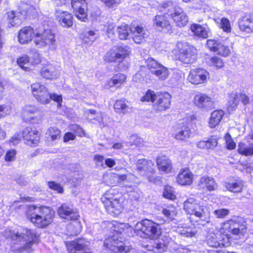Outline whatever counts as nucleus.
Here are the masks:
<instances>
[{
  "mask_svg": "<svg viewBox=\"0 0 253 253\" xmlns=\"http://www.w3.org/2000/svg\"><path fill=\"white\" fill-rule=\"evenodd\" d=\"M49 188L53 190L57 191L59 193L63 192V189L60 184L54 181H49L48 182Z\"/></svg>",
  "mask_w": 253,
  "mask_h": 253,
  "instance_id": "64",
  "label": "nucleus"
},
{
  "mask_svg": "<svg viewBox=\"0 0 253 253\" xmlns=\"http://www.w3.org/2000/svg\"><path fill=\"white\" fill-rule=\"evenodd\" d=\"M73 221V223L68 225L67 230L71 235H77L81 232V227L80 222L77 220Z\"/></svg>",
  "mask_w": 253,
  "mask_h": 253,
  "instance_id": "50",
  "label": "nucleus"
},
{
  "mask_svg": "<svg viewBox=\"0 0 253 253\" xmlns=\"http://www.w3.org/2000/svg\"><path fill=\"white\" fill-rule=\"evenodd\" d=\"M12 112L10 105H0V118L9 115Z\"/></svg>",
  "mask_w": 253,
  "mask_h": 253,
  "instance_id": "61",
  "label": "nucleus"
},
{
  "mask_svg": "<svg viewBox=\"0 0 253 253\" xmlns=\"http://www.w3.org/2000/svg\"><path fill=\"white\" fill-rule=\"evenodd\" d=\"M239 102V94L234 93H231L228 101V111L229 112L233 111L237 107Z\"/></svg>",
  "mask_w": 253,
  "mask_h": 253,
  "instance_id": "51",
  "label": "nucleus"
},
{
  "mask_svg": "<svg viewBox=\"0 0 253 253\" xmlns=\"http://www.w3.org/2000/svg\"><path fill=\"white\" fill-rule=\"evenodd\" d=\"M146 63L150 72L160 79L164 80L168 77L169 72L168 68L157 62L154 59L148 58Z\"/></svg>",
  "mask_w": 253,
  "mask_h": 253,
  "instance_id": "14",
  "label": "nucleus"
},
{
  "mask_svg": "<svg viewBox=\"0 0 253 253\" xmlns=\"http://www.w3.org/2000/svg\"><path fill=\"white\" fill-rule=\"evenodd\" d=\"M162 212L163 214L168 218V220H172L176 215V211L174 208L164 209Z\"/></svg>",
  "mask_w": 253,
  "mask_h": 253,
  "instance_id": "60",
  "label": "nucleus"
},
{
  "mask_svg": "<svg viewBox=\"0 0 253 253\" xmlns=\"http://www.w3.org/2000/svg\"><path fill=\"white\" fill-rule=\"evenodd\" d=\"M70 129L79 136H83L84 135V130L81 127L77 125L73 124L71 125L70 126Z\"/></svg>",
  "mask_w": 253,
  "mask_h": 253,
  "instance_id": "62",
  "label": "nucleus"
},
{
  "mask_svg": "<svg viewBox=\"0 0 253 253\" xmlns=\"http://www.w3.org/2000/svg\"><path fill=\"white\" fill-rule=\"evenodd\" d=\"M217 26L224 32L229 33L231 31L230 21L226 18H216L214 19Z\"/></svg>",
  "mask_w": 253,
  "mask_h": 253,
  "instance_id": "46",
  "label": "nucleus"
},
{
  "mask_svg": "<svg viewBox=\"0 0 253 253\" xmlns=\"http://www.w3.org/2000/svg\"><path fill=\"white\" fill-rule=\"evenodd\" d=\"M22 136L25 143L32 147L36 146L40 141L38 131L30 127H26L23 130Z\"/></svg>",
  "mask_w": 253,
  "mask_h": 253,
  "instance_id": "22",
  "label": "nucleus"
},
{
  "mask_svg": "<svg viewBox=\"0 0 253 253\" xmlns=\"http://www.w3.org/2000/svg\"><path fill=\"white\" fill-rule=\"evenodd\" d=\"M136 169L141 175L147 176L149 181H155L154 177L151 175L155 172L154 164L151 161L138 160L136 164Z\"/></svg>",
  "mask_w": 253,
  "mask_h": 253,
  "instance_id": "16",
  "label": "nucleus"
},
{
  "mask_svg": "<svg viewBox=\"0 0 253 253\" xmlns=\"http://www.w3.org/2000/svg\"><path fill=\"white\" fill-rule=\"evenodd\" d=\"M230 213V211L227 209H218L213 212V214L217 218H224Z\"/></svg>",
  "mask_w": 253,
  "mask_h": 253,
  "instance_id": "57",
  "label": "nucleus"
},
{
  "mask_svg": "<svg viewBox=\"0 0 253 253\" xmlns=\"http://www.w3.org/2000/svg\"><path fill=\"white\" fill-rule=\"evenodd\" d=\"M56 20L64 28H70L73 24V17L71 13L66 11L56 10L55 13Z\"/></svg>",
  "mask_w": 253,
  "mask_h": 253,
  "instance_id": "23",
  "label": "nucleus"
},
{
  "mask_svg": "<svg viewBox=\"0 0 253 253\" xmlns=\"http://www.w3.org/2000/svg\"><path fill=\"white\" fill-rule=\"evenodd\" d=\"M130 29V27L126 24L124 23L119 26L117 28L119 38L122 40H126L129 35Z\"/></svg>",
  "mask_w": 253,
  "mask_h": 253,
  "instance_id": "48",
  "label": "nucleus"
},
{
  "mask_svg": "<svg viewBox=\"0 0 253 253\" xmlns=\"http://www.w3.org/2000/svg\"><path fill=\"white\" fill-rule=\"evenodd\" d=\"M174 246H177V244L167 235H164L161 240L155 243L153 246H148L147 248L148 250L154 253H163L166 252L169 247L173 249Z\"/></svg>",
  "mask_w": 253,
  "mask_h": 253,
  "instance_id": "20",
  "label": "nucleus"
},
{
  "mask_svg": "<svg viewBox=\"0 0 253 253\" xmlns=\"http://www.w3.org/2000/svg\"><path fill=\"white\" fill-rule=\"evenodd\" d=\"M16 151L15 149H11L8 150L5 155V160L6 162L13 161L15 159Z\"/></svg>",
  "mask_w": 253,
  "mask_h": 253,
  "instance_id": "63",
  "label": "nucleus"
},
{
  "mask_svg": "<svg viewBox=\"0 0 253 253\" xmlns=\"http://www.w3.org/2000/svg\"><path fill=\"white\" fill-rule=\"evenodd\" d=\"M31 92L38 102L42 104H48L51 100L57 103L58 108L61 107L62 97L61 95L49 93L48 88L40 83L32 84L30 86Z\"/></svg>",
  "mask_w": 253,
  "mask_h": 253,
  "instance_id": "4",
  "label": "nucleus"
},
{
  "mask_svg": "<svg viewBox=\"0 0 253 253\" xmlns=\"http://www.w3.org/2000/svg\"><path fill=\"white\" fill-rule=\"evenodd\" d=\"M130 31L133 41L137 44L143 42L148 36L147 30L142 25H134L130 27Z\"/></svg>",
  "mask_w": 253,
  "mask_h": 253,
  "instance_id": "24",
  "label": "nucleus"
},
{
  "mask_svg": "<svg viewBox=\"0 0 253 253\" xmlns=\"http://www.w3.org/2000/svg\"><path fill=\"white\" fill-rule=\"evenodd\" d=\"M97 34L93 31H89L86 33L83 38V41L85 42L92 43L97 39Z\"/></svg>",
  "mask_w": 253,
  "mask_h": 253,
  "instance_id": "58",
  "label": "nucleus"
},
{
  "mask_svg": "<svg viewBox=\"0 0 253 253\" xmlns=\"http://www.w3.org/2000/svg\"><path fill=\"white\" fill-rule=\"evenodd\" d=\"M33 43L39 48L48 47L54 49L56 47L55 35L50 29H45L43 27L35 28L33 37Z\"/></svg>",
  "mask_w": 253,
  "mask_h": 253,
  "instance_id": "6",
  "label": "nucleus"
},
{
  "mask_svg": "<svg viewBox=\"0 0 253 253\" xmlns=\"http://www.w3.org/2000/svg\"><path fill=\"white\" fill-rule=\"evenodd\" d=\"M57 212L60 217L67 220H76L79 217L78 212L66 204H62L59 207Z\"/></svg>",
  "mask_w": 253,
  "mask_h": 253,
  "instance_id": "25",
  "label": "nucleus"
},
{
  "mask_svg": "<svg viewBox=\"0 0 253 253\" xmlns=\"http://www.w3.org/2000/svg\"><path fill=\"white\" fill-rule=\"evenodd\" d=\"M177 47L179 51L178 58L185 64L193 63L196 58V49L186 42H178Z\"/></svg>",
  "mask_w": 253,
  "mask_h": 253,
  "instance_id": "9",
  "label": "nucleus"
},
{
  "mask_svg": "<svg viewBox=\"0 0 253 253\" xmlns=\"http://www.w3.org/2000/svg\"><path fill=\"white\" fill-rule=\"evenodd\" d=\"M157 164L159 170L161 172L168 173L171 169L170 161L165 156L158 157Z\"/></svg>",
  "mask_w": 253,
  "mask_h": 253,
  "instance_id": "42",
  "label": "nucleus"
},
{
  "mask_svg": "<svg viewBox=\"0 0 253 253\" xmlns=\"http://www.w3.org/2000/svg\"><path fill=\"white\" fill-rule=\"evenodd\" d=\"M60 130L55 127H50L46 132V135L50 137L52 141H54L60 138Z\"/></svg>",
  "mask_w": 253,
  "mask_h": 253,
  "instance_id": "54",
  "label": "nucleus"
},
{
  "mask_svg": "<svg viewBox=\"0 0 253 253\" xmlns=\"http://www.w3.org/2000/svg\"><path fill=\"white\" fill-rule=\"evenodd\" d=\"M163 196L165 198L171 200H174L176 197L173 188L170 186L165 187Z\"/></svg>",
  "mask_w": 253,
  "mask_h": 253,
  "instance_id": "56",
  "label": "nucleus"
},
{
  "mask_svg": "<svg viewBox=\"0 0 253 253\" xmlns=\"http://www.w3.org/2000/svg\"><path fill=\"white\" fill-rule=\"evenodd\" d=\"M114 177L117 180V182L120 184L124 185L126 187L130 189L131 191L135 186V184L137 183L136 177L130 172H126L124 174H114Z\"/></svg>",
  "mask_w": 253,
  "mask_h": 253,
  "instance_id": "21",
  "label": "nucleus"
},
{
  "mask_svg": "<svg viewBox=\"0 0 253 253\" xmlns=\"http://www.w3.org/2000/svg\"><path fill=\"white\" fill-rule=\"evenodd\" d=\"M238 153L245 156H253V143L240 142L238 144Z\"/></svg>",
  "mask_w": 253,
  "mask_h": 253,
  "instance_id": "40",
  "label": "nucleus"
},
{
  "mask_svg": "<svg viewBox=\"0 0 253 253\" xmlns=\"http://www.w3.org/2000/svg\"><path fill=\"white\" fill-rule=\"evenodd\" d=\"M116 50L115 46L112 47L108 52L106 53L104 56V60L106 61L113 62H118L119 60L117 57Z\"/></svg>",
  "mask_w": 253,
  "mask_h": 253,
  "instance_id": "52",
  "label": "nucleus"
},
{
  "mask_svg": "<svg viewBox=\"0 0 253 253\" xmlns=\"http://www.w3.org/2000/svg\"><path fill=\"white\" fill-rule=\"evenodd\" d=\"M194 105L203 111H208L215 107L213 99L204 93L196 94L193 98Z\"/></svg>",
  "mask_w": 253,
  "mask_h": 253,
  "instance_id": "11",
  "label": "nucleus"
},
{
  "mask_svg": "<svg viewBox=\"0 0 253 253\" xmlns=\"http://www.w3.org/2000/svg\"><path fill=\"white\" fill-rule=\"evenodd\" d=\"M209 77V73L208 71L202 68H198L191 70L187 80L191 84L198 85L205 83Z\"/></svg>",
  "mask_w": 253,
  "mask_h": 253,
  "instance_id": "17",
  "label": "nucleus"
},
{
  "mask_svg": "<svg viewBox=\"0 0 253 253\" xmlns=\"http://www.w3.org/2000/svg\"><path fill=\"white\" fill-rule=\"evenodd\" d=\"M172 134L176 139L185 141L190 137L191 131L187 125L181 123L177 125L176 127Z\"/></svg>",
  "mask_w": 253,
  "mask_h": 253,
  "instance_id": "26",
  "label": "nucleus"
},
{
  "mask_svg": "<svg viewBox=\"0 0 253 253\" xmlns=\"http://www.w3.org/2000/svg\"><path fill=\"white\" fill-rule=\"evenodd\" d=\"M41 74L44 78L52 80L58 76L59 72L51 64H48L42 69Z\"/></svg>",
  "mask_w": 253,
  "mask_h": 253,
  "instance_id": "39",
  "label": "nucleus"
},
{
  "mask_svg": "<svg viewBox=\"0 0 253 253\" xmlns=\"http://www.w3.org/2000/svg\"><path fill=\"white\" fill-rule=\"evenodd\" d=\"M217 144L216 138L211 137L207 140H202L198 142L197 146L201 149H212Z\"/></svg>",
  "mask_w": 253,
  "mask_h": 253,
  "instance_id": "45",
  "label": "nucleus"
},
{
  "mask_svg": "<svg viewBox=\"0 0 253 253\" xmlns=\"http://www.w3.org/2000/svg\"><path fill=\"white\" fill-rule=\"evenodd\" d=\"M35 29L31 26H26L22 28L18 33V40L20 43L27 44L33 41Z\"/></svg>",
  "mask_w": 253,
  "mask_h": 253,
  "instance_id": "27",
  "label": "nucleus"
},
{
  "mask_svg": "<svg viewBox=\"0 0 253 253\" xmlns=\"http://www.w3.org/2000/svg\"><path fill=\"white\" fill-rule=\"evenodd\" d=\"M115 48L119 62L126 58L131 52L130 48L127 46H115Z\"/></svg>",
  "mask_w": 253,
  "mask_h": 253,
  "instance_id": "44",
  "label": "nucleus"
},
{
  "mask_svg": "<svg viewBox=\"0 0 253 253\" xmlns=\"http://www.w3.org/2000/svg\"><path fill=\"white\" fill-rule=\"evenodd\" d=\"M183 209L188 214L195 217L198 225H205L210 221V212L206 205H201L193 198H189L183 203Z\"/></svg>",
  "mask_w": 253,
  "mask_h": 253,
  "instance_id": "3",
  "label": "nucleus"
},
{
  "mask_svg": "<svg viewBox=\"0 0 253 253\" xmlns=\"http://www.w3.org/2000/svg\"><path fill=\"white\" fill-rule=\"evenodd\" d=\"M171 97L167 92L157 93L153 108L156 111H162L169 109L170 105Z\"/></svg>",
  "mask_w": 253,
  "mask_h": 253,
  "instance_id": "19",
  "label": "nucleus"
},
{
  "mask_svg": "<svg viewBox=\"0 0 253 253\" xmlns=\"http://www.w3.org/2000/svg\"><path fill=\"white\" fill-rule=\"evenodd\" d=\"M226 147L228 150H233L236 148V144L231 138L229 133H227L224 136Z\"/></svg>",
  "mask_w": 253,
  "mask_h": 253,
  "instance_id": "59",
  "label": "nucleus"
},
{
  "mask_svg": "<svg viewBox=\"0 0 253 253\" xmlns=\"http://www.w3.org/2000/svg\"><path fill=\"white\" fill-rule=\"evenodd\" d=\"M224 115V113L221 110H216L213 111L209 120V126L211 128L215 127L219 124Z\"/></svg>",
  "mask_w": 253,
  "mask_h": 253,
  "instance_id": "41",
  "label": "nucleus"
},
{
  "mask_svg": "<svg viewBox=\"0 0 253 253\" xmlns=\"http://www.w3.org/2000/svg\"><path fill=\"white\" fill-rule=\"evenodd\" d=\"M239 27L242 32L249 34L253 32V17L250 15H246L238 20Z\"/></svg>",
  "mask_w": 253,
  "mask_h": 253,
  "instance_id": "32",
  "label": "nucleus"
},
{
  "mask_svg": "<svg viewBox=\"0 0 253 253\" xmlns=\"http://www.w3.org/2000/svg\"><path fill=\"white\" fill-rule=\"evenodd\" d=\"M223 41L209 39L207 41V45L211 51L223 57L228 56L231 52L230 48Z\"/></svg>",
  "mask_w": 253,
  "mask_h": 253,
  "instance_id": "13",
  "label": "nucleus"
},
{
  "mask_svg": "<svg viewBox=\"0 0 253 253\" xmlns=\"http://www.w3.org/2000/svg\"><path fill=\"white\" fill-rule=\"evenodd\" d=\"M104 246L115 253H127L129 250L128 248L125 246L124 244L115 235L106 239L104 241Z\"/></svg>",
  "mask_w": 253,
  "mask_h": 253,
  "instance_id": "15",
  "label": "nucleus"
},
{
  "mask_svg": "<svg viewBox=\"0 0 253 253\" xmlns=\"http://www.w3.org/2000/svg\"><path fill=\"white\" fill-rule=\"evenodd\" d=\"M4 236L21 245L18 249L21 253H31L33 245L39 242V236L36 231L27 228L20 227L13 231L7 229Z\"/></svg>",
  "mask_w": 253,
  "mask_h": 253,
  "instance_id": "1",
  "label": "nucleus"
},
{
  "mask_svg": "<svg viewBox=\"0 0 253 253\" xmlns=\"http://www.w3.org/2000/svg\"><path fill=\"white\" fill-rule=\"evenodd\" d=\"M193 174L188 169H181L177 176V182L181 185H190L193 182Z\"/></svg>",
  "mask_w": 253,
  "mask_h": 253,
  "instance_id": "33",
  "label": "nucleus"
},
{
  "mask_svg": "<svg viewBox=\"0 0 253 253\" xmlns=\"http://www.w3.org/2000/svg\"><path fill=\"white\" fill-rule=\"evenodd\" d=\"M134 232L140 237L152 240L158 238L161 234L158 224L147 219L137 222L135 226Z\"/></svg>",
  "mask_w": 253,
  "mask_h": 253,
  "instance_id": "7",
  "label": "nucleus"
},
{
  "mask_svg": "<svg viewBox=\"0 0 253 253\" xmlns=\"http://www.w3.org/2000/svg\"><path fill=\"white\" fill-rule=\"evenodd\" d=\"M26 213L28 219L38 228H45L49 225L54 216L52 209L45 206H29Z\"/></svg>",
  "mask_w": 253,
  "mask_h": 253,
  "instance_id": "2",
  "label": "nucleus"
},
{
  "mask_svg": "<svg viewBox=\"0 0 253 253\" xmlns=\"http://www.w3.org/2000/svg\"><path fill=\"white\" fill-rule=\"evenodd\" d=\"M224 186L228 191L239 193L243 189L244 182L239 179L231 178L224 182Z\"/></svg>",
  "mask_w": 253,
  "mask_h": 253,
  "instance_id": "30",
  "label": "nucleus"
},
{
  "mask_svg": "<svg viewBox=\"0 0 253 253\" xmlns=\"http://www.w3.org/2000/svg\"><path fill=\"white\" fill-rule=\"evenodd\" d=\"M126 81V76L122 73L114 75L112 78L108 81L105 84L106 88H110L113 86L119 87Z\"/></svg>",
  "mask_w": 253,
  "mask_h": 253,
  "instance_id": "38",
  "label": "nucleus"
},
{
  "mask_svg": "<svg viewBox=\"0 0 253 253\" xmlns=\"http://www.w3.org/2000/svg\"><path fill=\"white\" fill-rule=\"evenodd\" d=\"M153 21L154 26L158 30L171 32V26L165 15H157Z\"/></svg>",
  "mask_w": 253,
  "mask_h": 253,
  "instance_id": "29",
  "label": "nucleus"
},
{
  "mask_svg": "<svg viewBox=\"0 0 253 253\" xmlns=\"http://www.w3.org/2000/svg\"><path fill=\"white\" fill-rule=\"evenodd\" d=\"M172 19L178 27H184L188 22V18L183 10L180 8L174 9L170 14Z\"/></svg>",
  "mask_w": 253,
  "mask_h": 253,
  "instance_id": "31",
  "label": "nucleus"
},
{
  "mask_svg": "<svg viewBox=\"0 0 253 253\" xmlns=\"http://www.w3.org/2000/svg\"><path fill=\"white\" fill-rule=\"evenodd\" d=\"M177 233L186 237L194 236L198 231L194 225H190L179 224L176 229Z\"/></svg>",
  "mask_w": 253,
  "mask_h": 253,
  "instance_id": "37",
  "label": "nucleus"
},
{
  "mask_svg": "<svg viewBox=\"0 0 253 253\" xmlns=\"http://www.w3.org/2000/svg\"><path fill=\"white\" fill-rule=\"evenodd\" d=\"M40 62V56L37 51L30 57L27 55L24 54L17 60V64L26 71L33 70L35 66L39 64Z\"/></svg>",
  "mask_w": 253,
  "mask_h": 253,
  "instance_id": "12",
  "label": "nucleus"
},
{
  "mask_svg": "<svg viewBox=\"0 0 253 253\" xmlns=\"http://www.w3.org/2000/svg\"><path fill=\"white\" fill-rule=\"evenodd\" d=\"M157 95V93H155L154 91H152L151 90H148L146 92L145 94L141 98L140 100L142 102L151 101V102H153L154 104Z\"/></svg>",
  "mask_w": 253,
  "mask_h": 253,
  "instance_id": "55",
  "label": "nucleus"
},
{
  "mask_svg": "<svg viewBox=\"0 0 253 253\" xmlns=\"http://www.w3.org/2000/svg\"><path fill=\"white\" fill-rule=\"evenodd\" d=\"M101 201L110 214L118 215L123 209V198L119 194H117L114 189L107 191L101 197Z\"/></svg>",
  "mask_w": 253,
  "mask_h": 253,
  "instance_id": "5",
  "label": "nucleus"
},
{
  "mask_svg": "<svg viewBox=\"0 0 253 253\" xmlns=\"http://www.w3.org/2000/svg\"><path fill=\"white\" fill-rule=\"evenodd\" d=\"M38 111L36 106L34 105H26L23 107L21 117L24 121L30 122L35 119V114Z\"/></svg>",
  "mask_w": 253,
  "mask_h": 253,
  "instance_id": "34",
  "label": "nucleus"
},
{
  "mask_svg": "<svg viewBox=\"0 0 253 253\" xmlns=\"http://www.w3.org/2000/svg\"><path fill=\"white\" fill-rule=\"evenodd\" d=\"M114 109L119 114H126L128 112L129 108L124 100H118L114 104Z\"/></svg>",
  "mask_w": 253,
  "mask_h": 253,
  "instance_id": "47",
  "label": "nucleus"
},
{
  "mask_svg": "<svg viewBox=\"0 0 253 253\" xmlns=\"http://www.w3.org/2000/svg\"><path fill=\"white\" fill-rule=\"evenodd\" d=\"M197 186L199 189H206L209 191H214L218 187L214 179L207 175L203 176L200 178Z\"/></svg>",
  "mask_w": 253,
  "mask_h": 253,
  "instance_id": "28",
  "label": "nucleus"
},
{
  "mask_svg": "<svg viewBox=\"0 0 253 253\" xmlns=\"http://www.w3.org/2000/svg\"><path fill=\"white\" fill-rule=\"evenodd\" d=\"M208 63L210 66H214L217 68H221L224 66L223 60L216 56L210 58Z\"/></svg>",
  "mask_w": 253,
  "mask_h": 253,
  "instance_id": "53",
  "label": "nucleus"
},
{
  "mask_svg": "<svg viewBox=\"0 0 253 253\" xmlns=\"http://www.w3.org/2000/svg\"><path fill=\"white\" fill-rule=\"evenodd\" d=\"M236 220L234 219H230L221 223L220 228L218 230L221 234H226L230 238V233Z\"/></svg>",
  "mask_w": 253,
  "mask_h": 253,
  "instance_id": "43",
  "label": "nucleus"
},
{
  "mask_svg": "<svg viewBox=\"0 0 253 253\" xmlns=\"http://www.w3.org/2000/svg\"><path fill=\"white\" fill-rule=\"evenodd\" d=\"M246 232L245 225H239L236 221L230 233L232 234L236 239L240 238Z\"/></svg>",
  "mask_w": 253,
  "mask_h": 253,
  "instance_id": "49",
  "label": "nucleus"
},
{
  "mask_svg": "<svg viewBox=\"0 0 253 253\" xmlns=\"http://www.w3.org/2000/svg\"><path fill=\"white\" fill-rule=\"evenodd\" d=\"M71 4L75 16L81 21H85L87 19L86 0H72Z\"/></svg>",
  "mask_w": 253,
  "mask_h": 253,
  "instance_id": "18",
  "label": "nucleus"
},
{
  "mask_svg": "<svg viewBox=\"0 0 253 253\" xmlns=\"http://www.w3.org/2000/svg\"><path fill=\"white\" fill-rule=\"evenodd\" d=\"M20 7L21 11H11L7 13L8 27L20 26L25 19V16L34 13L33 11L36 10L33 6L27 3H22Z\"/></svg>",
  "mask_w": 253,
  "mask_h": 253,
  "instance_id": "8",
  "label": "nucleus"
},
{
  "mask_svg": "<svg viewBox=\"0 0 253 253\" xmlns=\"http://www.w3.org/2000/svg\"><path fill=\"white\" fill-rule=\"evenodd\" d=\"M109 227L117 234H121L123 232L127 234L133 229L128 223H119L116 221L109 223Z\"/></svg>",
  "mask_w": 253,
  "mask_h": 253,
  "instance_id": "36",
  "label": "nucleus"
},
{
  "mask_svg": "<svg viewBox=\"0 0 253 253\" xmlns=\"http://www.w3.org/2000/svg\"><path fill=\"white\" fill-rule=\"evenodd\" d=\"M190 30L195 36L203 39H207L210 33L209 29L207 26L195 23L191 25Z\"/></svg>",
  "mask_w": 253,
  "mask_h": 253,
  "instance_id": "35",
  "label": "nucleus"
},
{
  "mask_svg": "<svg viewBox=\"0 0 253 253\" xmlns=\"http://www.w3.org/2000/svg\"><path fill=\"white\" fill-rule=\"evenodd\" d=\"M208 245L213 248L227 247L230 245V238L226 234H221L217 229H210L207 236Z\"/></svg>",
  "mask_w": 253,
  "mask_h": 253,
  "instance_id": "10",
  "label": "nucleus"
}]
</instances>
